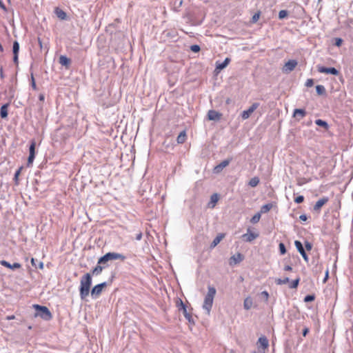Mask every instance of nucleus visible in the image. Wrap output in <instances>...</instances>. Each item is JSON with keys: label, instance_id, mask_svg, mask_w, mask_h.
I'll list each match as a JSON object with an SVG mask.
<instances>
[{"label": "nucleus", "instance_id": "5701e85b", "mask_svg": "<svg viewBox=\"0 0 353 353\" xmlns=\"http://www.w3.org/2000/svg\"><path fill=\"white\" fill-rule=\"evenodd\" d=\"M54 13L56 14L57 17L61 20H65L67 19L66 13L59 8H55Z\"/></svg>", "mask_w": 353, "mask_h": 353}, {"label": "nucleus", "instance_id": "423d86ee", "mask_svg": "<svg viewBox=\"0 0 353 353\" xmlns=\"http://www.w3.org/2000/svg\"><path fill=\"white\" fill-rule=\"evenodd\" d=\"M107 285V282H103L94 286L90 291L92 297L93 299L97 298L101 294L103 289Z\"/></svg>", "mask_w": 353, "mask_h": 353}, {"label": "nucleus", "instance_id": "e2e57ef3", "mask_svg": "<svg viewBox=\"0 0 353 353\" xmlns=\"http://www.w3.org/2000/svg\"><path fill=\"white\" fill-rule=\"evenodd\" d=\"M115 274L114 272L112 273L111 277L110 279V283H111L114 278Z\"/></svg>", "mask_w": 353, "mask_h": 353}, {"label": "nucleus", "instance_id": "338daca9", "mask_svg": "<svg viewBox=\"0 0 353 353\" xmlns=\"http://www.w3.org/2000/svg\"><path fill=\"white\" fill-rule=\"evenodd\" d=\"M285 353H291V352H290V350H285Z\"/></svg>", "mask_w": 353, "mask_h": 353}, {"label": "nucleus", "instance_id": "864d4df0", "mask_svg": "<svg viewBox=\"0 0 353 353\" xmlns=\"http://www.w3.org/2000/svg\"><path fill=\"white\" fill-rule=\"evenodd\" d=\"M299 219L303 221H305L307 219V217L305 214H301L300 216H299Z\"/></svg>", "mask_w": 353, "mask_h": 353}, {"label": "nucleus", "instance_id": "9b49d317", "mask_svg": "<svg viewBox=\"0 0 353 353\" xmlns=\"http://www.w3.org/2000/svg\"><path fill=\"white\" fill-rule=\"evenodd\" d=\"M231 161V159H227L222 162H221L219 164L216 165L213 169V173L214 174H219L220 173L223 168H225L226 166L229 165V163Z\"/></svg>", "mask_w": 353, "mask_h": 353}, {"label": "nucleus", "instance_id": "a211bd4d", "mask_svg": "<svg viewBox=\"0 0 353 353\" xmlns=\"http://www.w3.org/2000/svg\"><path fill=\"white\" fill-rule=\"evenodd\" d=\"M104 266H103L101 264H99L97 263L95 268H94L92 271L90 272L91 273V276L92 275L94 276H98L100 275L102 272V271L104 270Z\"/></svg>", "mask_w": 353, "mask_h": 353}, {"label": "nucleus", "instance_id": "473e14b6", "mask_svg": "<svg viewBox=\"0 0 353 353\" xmlns=\"http://www.w3.org/2000/svg\"><path fill=\"white\" fill-rule=\"evenodd\" d=\"M315 123L319 125V126H321V127H323L325 129H327L328 128V124L326 121H323L321 119H316L315 121Z\"/></svg>", "mask_w": 353, "mask_h": 353}, {"label": "nucleus", "instance_id": "4c0bfd02", "mask_svg": "<svg viewBox=\"0 0 353 353\" xmlns=\"http://www.w3.org/2000/svg\"><path fill=\"white\" fill-rule=\"evenodd\" d=\"M279 252L281 254L283 255L286 253L287 250L283 243H280L279 245Z\"/></svg>", "mask_w": 353, "mask_h": 353}, {"label": "nucleus", "instance_id": "37998d69", "mask_svg": "<svg viewBox=\"0 0 353 353\" xmlns=\"http://www.w3.org/2000/svg\"><path fill=\"white\" fill-rule=\"evenodd\" d=\"M36 156H28V162H27V166L30 167L35 159Z\"/></svg>", "mask_w": 353, "mask_h": 353}, {"label": "nucleus", "instance_id": "a19ab883", "mask_svg": "<svg viewBox=\"0 0 353 353\" xmlns=\"http://www.w3.org/2000/svg\"><path fill=\"white\" fill-rule=\"evenodd\" d=\"M35 153V143L32 142L29 148V154H34Z\"/></svg>", "mask_w": 353, "mask_h": 353}, {"label": "nucleus", "instance_id": "603ef678", "mask_svg": "<svg viewBox=\"0 0 353 353\" xmlns=\"http://www.w3.org/2000/svg\"><path fill=\"white\" fill-rule=\"evenodd\" d=\"M329 277V271L328 270L325 272V278L323 279V283H325Z\"/></svg>", "mask_w": 353, "mask_h": 353}, {"label": "nucleus", "instance_id": "393cba45", "mask_svg": "<svg viewBox=\"0 0 353 353\" xmlns=\"http://www.w3.org/2000/svg\"><path fill=\"white\" fill-rule=\"evenodd\" d=\"M9 106L8 103L3 104L1 107L0 110V115L2 119H5L8 117V108Z\"/></svg>", "mask_w": 353, "mask_h": 353}, {"label": "nucleus", "instance_id": "c03bdc74", "mask_svg": "<svg viewBox=\"0 0 353 353\" xmlns=\"http://www.w3.org/2000/svg\"><path fill=\"white\" fill-rule=\"evenodd\" d=\"M200 46L199 45H192L190 46V50L194 52H198L200 50Z\"/></svg>", "mask_w": 353, "mask_h": 353}, {"label": "nucleus", "instance_id": "6e6d98bb", "mask_svg": "<svg viewBox=\"0 0 353 353\" xmlns=\"http://www.w3.org/2000/svg\"><path fill=\"white\" fill-rule=\"evenodd\" d=\"M292 270V268L290 265H288L284 267L285 271H291Z\"/></svg>", "mask_w": 353, "mask_h": 353}, {"label": "nucleus", "instance_id": "72a5a7b5", "mask_svg": "<svg viewBox=\"0 0 353 353\" xmlns=\"http://www.w3.org/2000/svg\"><path fill=\"white\" fill-rule=\"evenodd\" d=\"M19 51V43L18 41H14L13 43V46H12L13 54H18Z\"/></svg>", "mask_w": 353, "mask_h": 353}, {"label": "nucleus", "instance_id": "ddd939ff", "mask_svg": "<svg viewBox=\"0 0 353 353\" xmlns=\"http://www.w3.org/2000/svg\"><path fill=\"white\" fill-rule=\"evenodd\" d=\"M0 264L11 270L19 269L21 267V265L19 263H14L13 264H10L9 262L5 260L0 261Z\"/></svg>", "mask_w": 353, "mask_h": 353}, {"label": "nucleus", "instance_id": "2eb2a0df", "mask_svg": "<svg viewBox=\"0 0 353 353\" xmlns=\"http://www.w3.org/2000/svg\"><path fill=\"white\" fill-rule=\"evenodd\" d=\"M221 114H219L218 112L210 110L208 112V118L210 121H216L220 119L221 118Z\"/></svg>", "mask_w": 353, "mask_h": 353}, {"label": "nucleus", "instance_id": "4d7b16f0", "mask_svg": "<svg viewBox=\"0 0 353 353\" xmlns=\"http://www.w3.org/2000/svg\"><path fill=\"white\" fill-rule=\"evenodd\" d=\"M262 294L265 297L266 300H268V299L269 294H268V292H266V291H263V292H262Z\"/></svg>", "mask_w": 353, "mask_h": 353}, {"label": "nucleus", "instance_id": "bf43d9fd", "mask_svg": "<svg viewBox=\"0 0 353 353\" xmlns=\"http://www.w3.org/2000/svg\"><path fill=\"white\" fill-rule=\"evenodd\" d=\"M45 97L43 94H40L39 96V99L41 101H44Z\"/></svg>", "mask_w": 353, "mask_h": 353}, {"label": "nucleus", "instance_id": "09e8293b", "mask_svg": "<svg viewBox=\"0 0 353 353\" xmlns=\"http://www.w3.org/2000/svg\"><path fill=\"white\" fill-rule=\"evenodd\" d=\"M343 42V40L341 38H336L335 41V45L336 46H340Z\"/></svg>", "mask_w": 353, "mask_h": 353}, {"label": "nucleus", "instance_id": "b1692460", "mask_svg": "<svg viewBox=\"0 0 353 353\" xmlns=\"http://www.w3.org/2000/svg\"><path fill=\"white\" fill-rule=\"evenodd\" d=\"M59 63L66 68H68L70 63V59L66 56L61 55L59 57Z\"/></svg>", "mask_w": 353, "mask_h": 353}, {"label": "nucleus", "instance_id": "e433bc0d", "mask_svg": "<svg viewBox=\"0 0 353 353\" xmlns=\"http://www.w3.org/2000/svg\"><path fill=\"white\" fill-rule=\"evenodd\" d=\"M315 299V295L314 294H308L305 296L304 298V302L309 303L312 302Z\"/></svg>", "mask_w": 353, "mask_h": 353}, {"label": "nucleus", "instance_id": "4468645a", "mask_svg": "<svg viewBox=\"0 0 353 353\" xmlns=\"http://www.w3.org/2000/svg\"><path fill=\"white\" fill-rule=\"evenodd\" d=\"M305 115L306 112L304 109H295L293 113V117L298 121H300Z\"/></svg>", "mask_w": 353, "mask_h": 353}, {"label": "nucleus", "instance_id": "20e7f679", "mask_svg": "<svg viewBox=\"0 0 353 353\" xmlns=\"http://www.w3.org/2000/svg\"><path fill=\"white\" fill-rule=\"evenodd\" d=\"M33 307L35 309V316H39L45 321H50L52 319V313L47 307L35 304Z\"/></svg>", "mask_w": 353, "mask_h": 353}, {"label": "nucleus", "instance_id": "412c9836", "mask_svg": "<svg viewBox=\"0 0 353 353\" xmlns=\"http://www.w3.org/2000/svg\"><path fill=\"white\" fill-rule=\"evenodd\" d=\"M259 236L258 233L250 232L249 234H244L242 237L245 239V241L248 242H251L254 239H256Z\"/></svg>", "mask_w": 353, "mask_h": 353}, {"label": "nucleus", "instance_id": "c85d7f7f", "mask_svg": "<svg viewBox=\"0 0 353 353\" xmlns=\"http://www.w3.org/2000/svg\"><path fill=\"white\" fill-rule=\"evenodd\" d=\"M259 182H260L259 178L257 176H254L249 181L248 185L250 187L254 188L259 185Z\"/></svg>", "mask_w": 353, "mask_h": 353}, {"label": "nucleus", "instance_id": "6e6552de", "mask_svg": "<svg viewBox=\"0 0 353 353\" xmlns=\"http://www.w3.org/2000/svg\"><path fill=\"white\" fill-rule=\"evenodd\" d=\"M317 70L320 73L331 74L333 75H338L339 72L335 68H326L324 66L317 65Z\"/></svg>", "mask_w": 353, "mask_h": 353}, {"label": "nucleus", "instance_id": "a18cd8bd", "mask_svg": "<svg viewBox=\"0 0 353 353\" xmlns=\"http://www.w3.org/2000/svg\"><path fill=\"white\" fill-rule=\"evenodd\" d=\"M304 201V197L302 195L298 196L294 199V202L296 203H301Z\"/></svg>", "mask_w": 353, "mask_h": 353}, {"label": "nucleus", "instance_id": "f8f14e48", "mask_svg": "<svg viewBox=\"0 0 353 353\" xmlns=\"http://www.w3.org/2000/svg\"><path fill=\"white\" fill-rule=\"evenodd\" d=\"M329 201V198L327 197V196H323L322 197L321 199H320L319 200H318L315 205H314V210L315 212H320L321 208L325 205Z\"/></svg>", "mask_w": 353, "mask_h": 353}, {"label": "nucleus", "instance_id": "69168bd1", "mask_svg": "<svg viewBox=\"0 0 353 353\" xmlns=\"http://www.w3.org/2000/svg\"><path fill=\"white\" fill-rule=\"evenodd\" d=\"M0 52H3V48L1 43H0Z\"/></svg>", "mask_w": 353, "mask_h": 353}, {"label": "nucleus", "instance_id": "3c124183", "mask_svg": "<svg viewBox=\"0 0 353 353\" xmlns=\"http://www.w3.org/2000/svg\"><path fill=\"white\" fill-rule=\"evenodd\" d=\"M32 88L34 90L37 89V85H36V83H35L34 79L33 76H32Z\"/></svg>", "mask_w": 353, "mask_h": 353}, {"label": "nucleus", "instance_id": "aec40b11", "mask_svg": "<svg viewBox=\"0 0 353 353\" xmlns=\"http://www.w3.org/2000/svg\"><path fill=\"white\" fill-rule=\"evenodd\" d=\"M225 236V234H223V233H220L214 239V240L212 241V242L210 244V248L212 249L214 248H215L219 243L220 241L224 238Z\"/></svg>", "mask_w": 353, "mask_h": 353}, {"label": "nucleus", "instance_id": "9d476101", "mask_svg": "<svg viewBox=\"0 0 353 353\" xmlns=\"http://www.w3.org/2000/svg\"><path fill=\"white\" fill-rule=\"evenodd\" d=\"M259 106V103H254L248 110H244L241 113L243 119H247L250 117V114Z\"/></svg>", "mask_w": 353, "mask_h": 353}, {"label": "nucleus", "instance_id": "f03ea898", "mask_svg": "<svg viewBox=\"0 0 353 353\" xmlns=\"http://www.w3.org/2000/svg\"><path fill=\"white\" fill-rule=\"evenodd\" d=\"M125 259L126 257L122 254L110 252L101 256L98 260V263L101 264L105 269L109 266V261L113 260H121V261H123Z\"/></svg>", "mask_w": 353, "mask_h": 353}, {"label": "nucleus", "instance_id": "49530a36", "mask_svg": "<svg viewBox=\"0 0 353 353\" xmlns=\"http://www.w3.org/2000/svg\"><path fill=\"white\" fill-rule=\"evenodd\" d=\"M305 248L306 250L310 251L312 249V244L310 242L305 241Z\"/></svg>", "mask_w": 353, "mask_h": 353}, {"label": "nucleus", "instance_id": "bb28decb", "mask_svg": "<svg viewBox=\"0 0 353 353\" xmlns=\"http://www.w3.org/2000/svg\"><path fill=\"white\" fill-rule=\"evenodd\" d=\"M31 264L35 268H39L41 270L43 268V263L42 261H38L34 258L31 259Z\"/></svg>", "mask_w": 353, "mask_h": 353}, {"label": "nucleus", "instance_id": "dca6fc26", "mask_svg": "<svg viewBox=\"0 0 353 353\" xmlns=\"http://www.w3.org/2000/svg\"><path fill=\"white\" fill-rule=\"evenodd\" d=\"M219 199V195L217 193H214L210 196V201L208 205L210 208H214Z\"/></svg>", "mask_w": 353, "mask_h": 353}, {"label": "nucleus", "instance_id": "8fccbe9b", "mask_svg": "<svg viewBox=\"0 0 353 353\" xmlns=\"http://www.w3.org/2000/svg\"><path fill=\"white\" fill-rule=\"evenodd\" d=\"M309 332H310L309 328L308 327H305L303 330V332H302L303 336H306V335L309 333Z\"/></svg>", "mask_w": 353, "mask_h": 353}, {"label": "nucleus", "instance_id": "f3484780", "mask_svg": "<svg viewBox=\"0 0 353 353\" xmlns=\"http://www.w3.org/2000/svg\"><path fill=\"white\" fill-rule=\"evenodd\" d=\"M230 61L231 60L229 57H226L225 59V60L221 63L216 61V70H221L224 69L230 63Z\"/></svg>", "mask_w": 353, "mask_h": 353}, {"label": "nucleus", "instance_id": "f257e3e1", "mask_svg": "<svg viewBox=\"0 0 353 353\" xmlns=\"http://www.w3.org/2000/svg\"><path fill=\"white\" fill-rule=\"evenodd\" d=\"M91 285V273H86L80 281L79 294L81 299H85L89 295Z\"/></svg>", "mask_w": 353, "mask_h": 353}, {"label": "nucleus", "instance_id": "39448f33", "mask_svg": "<svg viewBox=\"0 0 353 353\" xmlns=\"http://www.w3.org/2000/svg\"><path fill=\"white\" fill-rule=\"evenodd\" d=\"M176 305L179 311H181L183 312V314L189 323H194L192 314L188 312L186 305L181 299H178L176 302Z\"/></svg>", "mask_w": 353, "mask_h": 353}, {"label": "nucleus", "instance_id": "a878e982", "mask_svg": "<svg viewBox=\"0 0 353 353\" xmlns=\"http://www.w3.org/2000/svg\"><path fill=\"white\" fill-rule=\"evenodd\" d=\"M252 305H253V301L250 297H247L246 299H245L244 302H243L244 309H245L246 310H248L252 307Z\"/></svg>", "mask_w": 353, "mask_h": 353}, {"label": "nucleus", "instance_id": "c756f323", "mask_svg": "<svg viewBox=\"0 0 353 353\" xmlns=\"http://www.w3.org/2000/svg\"><path fill=\"white\" fill-rule=\"evenodd\" d=\"M23 167L21 165V167L19 168V169L16 171V172L14 174L13 180H14V184L16 185H19V176L20 175L21 172L23 170Z\"/></svg>", "mask_w": 353, "mask_h": 353}, {"label": "nucleus", "instance_id": "4be33fe9", "mask_svg": "<svg viewBox=\"0 0 353 353\" xmlns=\"http://www.w3.org/2000/svg\"><path fill=\"white\" fill-rule=\"evenodd\" d=\"M258 343H259L260 347H262L263 349H266L269 346V341L267 337L265 336L259 337Z\"/></svg>", "mask_w": 353, "mask_h": 353}, {"label": "nucleus", "instance_id": "7c9ffc66", "mask_svg": "<svg viewBox=\"0 0 353 353\" xmlns=\"http://www.w3.org/2000/svg\"><path fill=\"white\" fill-rule=\"evenodd\" d=\"M186 139V134L185 131H182L180 132V134L178 135L176 138V141L179 143H183L185 142Z\"/></svg>", "mask_w": 353, "mask_h": 353}, {"label": "nucleus", "instance_id": "f704fd0d", "mask_svg": "<svg viewBox=\"0 0 353 353\" xmlns=\"http://www.w3.org/2000/svg\"><path fill=\"white\" fill-rule=\"evenodd\" d=\"M261 219V213L260 212H258L256 214H255L251 219L250 221L251 223H256L259 221Z\"/></svg>", "mask_w": 353, "mask_h": 353}, {"label": "nucleus", "instance_id": "680f3d73", "mask_svg": "<svg viewBox=\"0 0 353 353\" xmlns=\"http://www.w3.org/2000/svg\"><path fill=\"white\" fill-rule=\"evenodd\" d=\"M15 319V316L14 315H11V316H8L6 317V319L7 320H12V319Z\"/></svg>", "mask_w": 353, "mask_h": 353}, {"label": "nucleus", "instance_id": "79ce46f5", "mask_svg": "<svg viewBox=\"0 0 353 353\" xmlns=\"http://www.w3.org/2000/svg\"><path fill=\"white\" fill-rule=\"evenodd\" d=\"M259 17H260V12L255 13L252 17V20H251L252 23H256L259 20Z\"/></svg>", "mask_w": 353, "mask_h": 353}, {"label": "nucleus", "instance_id": "7ed1b4c3", "mask_svg": "<svg viewBox=\"0 0 353 353\" xmlns=\"http://www.w3.org/2000/svg\"><path fill=\"white\" fill-rule=\"evenodd\" d=\"M216 292V290L214 287L211 285L208 287V293L204 299L203 308L207 312L208 315L210 313Z\"/></svg>", "mask_w": 353, "mask_h": 353}, {"label": "nucleus", "instance_id": "1a4fd4ad", "mask_svg": "<svg viewBox=\"0 0 353 353\" xmlns=\"http://www.w3.org/2000/svg\"><path fill=\"white\" fill-rule=\"evenodd\" d=\"M298 63L294 59L289 60L288 62L285 63L283 68V72L285 73H289L294 70V69L297 65Z\"/></svg>", "mask_w": 353, "mask_h": 353}, {"label": "nucleus", "instance_id": "58836bf2", "mask_svg": "<svg viewBox=\"0 0 353 353\" xmlns=\"http://www.w3.org/2000/svg\"><path fill=\"white\" fill-rule=\"evenodd\" d=\"M288 11H287V10H280V11H279V18L280 19H284L285 17H286L288 16Z\"/></svg>", "mask_w": 353, "mask_h": 353}, {"label": "nucleus", "instance_id": "c9c22d12", "mask_svg": "<svg viewBox=\"0 0 353 353\" xmlns=\"http://www.w3.org/2000/svg\"><path fill=\"white\" fill-rule=\"evenodd\" d=\"M289 282V278L288 277H285V279H277L276 280V283L277 285H283V284H286L287 283Z\"/></svg>", "mask_w": 353, "mask_h": 353}, {"label": "nucleus", "instance_id": "de8ad7c7", "mask_svg": "<svg viewBox=\"0 0 353 353\" xmlns=\"http://www.w3.org/2000/svg\"><path fill=\"white\" fill-rule=\"evenodd\" d=\"M314 85V81L312 79H307L305 85L307 88L312 87Z\"/></svg>", "mask_w": 353, "mask_h": 353}, {"label": "nucleus", "instance_id": "5fc2aeb1", "mask_svg": "<svg viewBox=\"0 0 353 353\" xmlns=\"http://www.w3.org/2000/svg\"><path fill=\"white\" fill-rule=\"evenodd\" d=\"M13 61L14 63L17 64L18 63V54H14V57H13Z\"/></svg>", "mask_w": 353, "mask_h": 353}, {"label": "nucleus", "instance_id": "0e129e2a", "mask_svg": "<svg viewBox=\"0 0 353 353\" xmlns=\"http://www.w3.org/2000/svg\"><path fill=\"white\" fill-rule=\"evenodd\" d=\"M0 8H3V9H5V5L3 4V3L2 2L1 0H0Z\"/></svg>", "mask_w": 353, "mask_h": 353}, {"label": "nucleus", "instance_id": "052dcab7", "mask_svg": "<svg viewBox=\"0 0 353 353\" xmlns=\"http://www.w3.org/2000/svg\"><path fill=\"white\" fill-rule=\"evenodd\" d=\"M0 77H1V79L4 78L3 71V68L2 67L0 69Z\"/></svg>", "mask_w": 353, "mask_h": 353}, {"label": "nucleus", "instance_id": "cd10ccee", "mask_svg": "<svg viewBox=\"0 0 353 353\" xmlns=\"http://www.w3.org/2000/svg\"><path fill=\"white\" fill-rule=\"evenodd\" d=\"M272 203H267L263 205L261 208L260 213L265 214L268 212L272 208Z\"/></svg>", "mask_w": 353, "mask_h": 353}, {"label": "nucleus", "instance_id": "6ab92c4d", "mask_svg": "<svg viewBox=\"0 0 353 353\" xmlns=\"http://www.w3.org/2000/svg\"><path fill=\"white\" fill-rule=\"evenodd\" d=\"M243 259H244V257H243V254H241V253H237L236 254L231 256L230 263V264H232V263H234V264L239 263L241 261H242L243 260Z\"/></svg>", "mask_w": 353, "mask_h": 353}, {"label": "nucleus", "instance_id": "774afa93", "mask_svg": "<svg viewBox=\"0 0 353 353\" xmlns=\"http://www.w3.org/2000/svg\"><path fill=\"white\" fill-rule=\"evenodd\" d=\"M230 353H234L233 350H231Z\"/></svg>", "mask_w": 353, "mask_h": 353}, {"label": "nucleus", "instance_id": "ea45409f", "mask_svg": "<svg viewBox=\"0 0 353 353\" xmlns=\"http://www.w3.org/2000/svg\"><path fill=\"white\" fill-rule=\"evenodd\" d=\"M300 279L297 278L296 279L292 281V283L290 285V288H296L299 285Z\"/></svg>", "mask_w": 353, "mask_h": 353}, {"label": "nucleus", "instance_id": "0eeeda50", "mask_svg": "<svg viewBox=\"0 0 353 353\" xmlns=\"http://www.w3.org/2000/svg\"><path fill=\"white\" fill-rule=\"evenodd\" d=\"M294 245H295L296 250L300 253V254L302 256L304 261L307 263L309 261V258H308L307 254H306L305 250L303 248L302 243L300 241L296 240L294 241Z\"/></svg>", "mask_w": 353, "mask_h": 353}, {"label": "nucleus", "instance_id": "13d9d810", "mask_svg": "<svg viewBox=\"0 0 353 353\" xmlns=\"http://www.w3.org/2000/svg\"><path fill=\"white\" fill-rule=\"evenodd\" d=\"M141 239H142V234L141 233L138 234L136 236V239L137 241H140Z\"/></svg>", "mask_w": 353, "mask_h": 353}, {"label": "nucleus", "instance_id": "2f4dec72", "mask_svg": "<svg viewBox=\"0 0 353 353\" xmlns=\"http://www.w3.org/2000/svg\"><path fill=\"white\" fill-rule=\"evenodd\" d=\"M316 91L319 95H323L326 93L325 88L322 85H318L316 86Z\"/></svg>", "mask_w": 353, "mask_h": 353}]
</instances>
